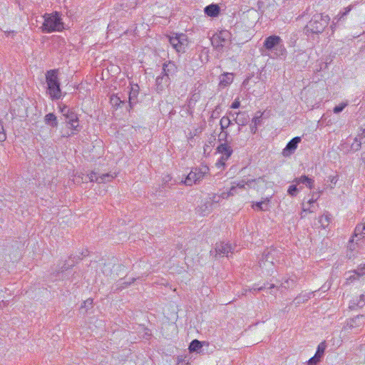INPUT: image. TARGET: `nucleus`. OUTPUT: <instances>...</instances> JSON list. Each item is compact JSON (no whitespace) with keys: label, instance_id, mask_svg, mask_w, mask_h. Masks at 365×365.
I'll list each match as a JSON object with an SVG mask.
<instances>
[{"label":"nucleus","instance_id":"nucleus-32","mask_svg":"<svg viewBox=\"0 0 365 365\" xmlns=\"http://www.w3.org/2000/svg\"><path fill=\"white\" fill-rule=\"evenodd\" d=\"M298 192L297 185H290L288 188L287 192L291 196H296Z\"/></svg>","mask_w":365,"mask_h":365},{"label":"nucleus","instance_id":"nucleus-33","mask_svg":"<svg viewBox=\"0 0 365 365\" xmlns=\"http://www.w3.org/2000/svg\"><path fill=\"white\" fill-rule=\"evenodd\" d=\"M351 10V6L345 8V11L344 12H340L334 19H337V21H339L340 19L344 18V16H345L346 14H348Z\"/></svg>","mask_w":365,"mask_h":365},{"label":"nucleus","instance_id":"nucleus-37","mask_svg":"<svg viewBox=\"0 0 365 365\" xmlns=\"http://www.w3.org/2000/svg\"><path fill=\"white\" fill-rule=\"evenodd\" d=\"M212 197H210V199L208 200L209 201H211L212 202V205L214 203H218L220 200L221 198H223L222 197V194L221 195H217L216 194H212Z\"/></svg>","mask_w":365,"mask_h":365},{"label":"nucleus","instance_id":"nucleus-21","mask_svg":"<svg viewBox=\"0 0 365 365\" xmlns=\"http://www.w3.org/2000/svg\"><path fill=\"white\" fill-rule=\"evenodd\" d=\"M212 210V202L208 200L205 203L197 209V212L201 215H207Z\"/></svg>","mask_w":365,"mask_h":365},{"label":"nucleus","instance_id":"nucleus-29","mask_svg":"<svg viewBox=\"0 0 365 365\" xmlns=\"http://www.w3.org/2000/svg\"><path fill=\"white\" fill-rule=\"evenodd\" d=\"M225 39L220 36H217L213 38L212 44L217 48H222L225 46Z\"/></svg>","mask_w":365,"mask_h":365},{"label":"nucleus","instance_id":"nucleus-23","mask_svg":"<svg viewBox=\"0 0 365 365\" xmlns=\"http://www.w3.org/2000/svg\"><path fill=\"white\" fill-rule=\"evenodd\" d=\"M327 348V344L325 341L321 342L318 346L317 351L314 354V356L317 357L318 359H321L323 358L325 349Z\"/></svg>","mask_w":365,"mask_h":365},{"label":"nucleus","instance_id":"nucleus-51","mask_svg":"<svg viewBox=\"0 0 365 365\" xmlns=\"http://www.w3.org/2000/svg\"><path fill=\"white\" fill-rule=\"evenodd\" d=\"M227 135V132H225V131H222L221 133L219 135V138H220V140H222L224 138H225Z\"/></svg>","mask_w":365,"mask_h":365},{"label":"nucleus","instance_id":"nucleus-13","mask_svg":"<svg viewBox=\"0 0 365 365\" xmlns=\"http://www.w3.org/2000/svg\"><path fill=\"white\" fill-rule=\"evenodd\" d=\"M87 178H88L90 182H96L98 183H103L108 181H110L111 179L113 178V175H110L108 173L103 174L101 176L97 177L96 173L93 171H92L90 174H88L86 176Z\"/></svg>","mask_w":365,"mask_h":365},{"label":"nucleus","instance_id":"nucleus-35","mask_svg":"<svg viewBox=\"0 0 365 365\" xmlns=\"http://www.w3.org/2000/svg\"><path fill=\"white\" fill-rule=\"evenodd\" d=\"M319 222L322 224V226L325 227L329 223V217L327 215H322L319 219Z\"/></svg>","mask_w":365,"mask_h":365},{"label":"nucleus","instance_id":"nucleus-24","mask_svg":"<svg viewBox=\"0 0 365 365\" xmlns=\"http://www.w3.org/2000/svg\"><path fill=\"white\" fill-rule=\"evenodd\" d=\"M202 347V344L201 341H198L197 339H194L190 344L189 350L190 352H199Z\"/></svg>","mask_w":365,"mask_h":365},{"label":"nucleus","instance_id":"nucleus-18","mask_svg":"<svg viewBox=\"0 0 365 365\" xmlns=\"http://www.w3.org/2000/svg\"><path fill=\"white\" fill-rule=\"evenodd\" d=\"M293 182H295L297 185L304 184L309 189H312L314 187V180L307 175H302L299 178H296L293 180Z\"/></svg>","mask_w":365,"mask_h":365},{"label":"nucleus","instance_id":"nucleus-50","mask_svg":"<svg viewBox=\"0 0 365 365\" xmlns=\"http://www.w3.org/2000/svg\"><path fill=\"white\" fill-rule=\"evenodd\" d=\"M317 200V197H314V194H312V197L311 199L308 200V204L311 205L314 202H315Z\"/></svg>","mask_w":365,"mask_h":365},{"label":"nucleus","instance_id":"nucleus-26","mask_svg":"<svg viewBox=\"0 0 365 365\" xmlns=\"http://www.w3.org/2000/svg\"><path fill=\"white\" fill-rule=\"evenodd\" d=\"M296 285V281L294 279L287 278L284 279L279 287L284 288L285 289H288L289 288H293Z\"/></svg>","mask_w":365,"mask_h":365},{"label":"nucleus","instance_id":"nucleus-12","mask_svg":"<svg viewBox=\"0 0 365 365\" xmlns=\"http://www.w3.org/2000/svg\"><path fill=\"white\" fill-rule=\"evenodd\" d=\"M363 220L362 223L357 225L355 227L353 238L349 240L350 244L354 242V238L356 239V244H358V241L360 240L365 239V219Z\"/></svg>","mask_w":365,"mask_h":365},{"label":"nucleus","instance_id":"nucleus-34","mask_svg":"<svg viewBox=\"0 0 365 365\" xmlns=\"http://www.w3.org/2000/svg\"><path fill=\"white\" fill-rule=\"evenodd\" d=\"M346 106H347L346 103H342L335 106L333 109V111L336 114L339 113L345 108V107Z\"/></svg>","mask_w":365,"mask_h":365},{"label":"nucleus","instance_id":"nucleus-28","mask_svg":"<svg viewBox=\"0 0 365 365\" xmlns=\"http://www.w3.org/2000/svg\"><path fill=\"white\" fill-rule=\"evenodd\" d=\"M247 123V116L245 113H237L235 118V123L240 126H243Z\"/></svg>","mask_w":365,"mask_h":365},{"label":"nucleus","instance_id":"nucleus-10","mask_svg":"<svg viewBox=\"0 0 365 365\" xmlns=\"http://www.w3.org/2000/svg\"><path fill=\"white\" fill-rule=\"evenodd\" d=\"M210 252L211 255H212L213 251H211ZM214 252L215 253V256L219 255L220 257H227L228 253L232 252V247L228 243L217 242L215 245Z\"/></svg>","mask_w":365,"mask_h":365},{"label":"nucleus","instance_id":"nucleus-43","mask_svg":"<svg viewBox=\"0 0 365 365\" xmlns=\"http://www.w3.org/2000/svg\"><path fill=\"white\" fill-rule=\"evenodd\" d=\"M240 106V102L238 99L235 100V101L232 103L231 108L236 109Z\"/></svg>","mask_w":365,"mask_h":365},{"label":"nucleus","instance_id":"nucleus-42","mask_svg":"<svg viewBox=\"0 0 365 365\" xmlns=\"http://www.w3.org/2000/svg\"><path fill=\"white\" fill-rule=\"evenodd\" d=\"M261 122V116H256L252 118V123H254L255 126L257 127L258 124Z\"/></svg>","mask_w":365,"mask_h":365},{"label":"nucleus","instance_id":"nucleus-46","mask_svg":"<svg viewBox=\"0 0 365 365\" xmlns=\"http://www.w3.org/2000/svg\"><path fill=\"white\" fill-rule=\"evenodd\" d=\"M329 181L331 182V183L335 185L338 180V177L336 175L329 176Z\"/></svg>","mask_w":365,"mask_h":365},{"label":"nucleus","instance_id":"nucleus-40","mask_svg":"<svg viewBox=\"0 0 365 365\" xmlns=\"http://www.w3.org/2000/svg\"><path fill=\"white\" fill-rule=\"evenodd\" d=\"M364 317L363 315L361 316H357L355 318L351 319V326L353 327L354 324H356L357 321H360L361 319H364Z\"/></svg>","mask_w":365,"mask_h":365},{"label":"nucleus","instance_id":"nucleus-45","mask_svg":"<svg viewBox=\"0 0 365 365\" xmlns=\"http://www.w3.org/2000/svg\"><path fill=\"white\" fill-rule=\"evenodd\" d=\"M92 304H93V299L91 298L88 299L83 302V307H86L91 306Z\"/></svg>","mask_w":365,"mask_h":365},{"label":"nucleus","instance_id":"nucleus-41","mask_svg":"<svg viewBox=\"0 0 365 365\" xmlns=\"http://www.w3.org/2000/svg\"><path fill=\"white\" fill-rule=\"evenodd\" d=\"M74 266V264H69L68 262H65V264L61 267V272H64L65 270H67L68 269Z\"/></svg>","mask_w":365,"mask_h":365},{"label":"nucleus","instance_id":"nucleus-54","mask_svg":"<svg viewBox=\"0 0 365 365\" xmlns=\"http://www.w3.org/2000/svg\"><path fill=\"white\" fill-rule=\"evenodd\" d=\"M361 160L365 163V152L361 153Z\"/></svg>","mask_w":365,"mask_h":365},{"label":"nucleus","instance_id":"nucleus-17","mask_svg":"<svg viewBox=\"0 0 365 365\" xmlns=\"http://www.w3.org/2000/svg\"><path fill=\"white\" fill-rule=\"evenodd\" d=\"M219 87L224 88L230 85L233 81V74L232 73H224L220 76Z\"/></svg>","mask_w":365,"mask_h":365},{"label":"nucleus","instance_id":"nucleus-31","mask_svg":"<svg viewBox=\"0 0 365 365\" xmlns=\"http://www.w3.org/2000/svg\"><path fill=\"white\" fill-rule=\"evenodd\" d=\"M110 103L115 106H119L121 103H124V101H122L120 97L117 95H113L110 97Z\"/></svg>","mask_w":365,"mask_h":365},{"label":"nucleus","instance_id":"nucleus-19","mask_svg":"<svg viewBox=\"0 0 365 365\" xmlns=\"http://www.w3.org/2000/svg\"><path fill=\"white\" fill-rule=\"evenodd\" d=\"M220 6L217 4H212L207 6L205 9V14L210 17H216L220 14Z\"/></svg>","mask_w":365,"mask_h":365},{"label":"nucleus","instance_id":"nucleus-55","mask_svg":"<svg viewBox=\"0 0 365 365\" xmlns=\"http://www.w3.org/2000/svg\"><path fill=\"white\" fill-rule=\"evenodd\" d=\"M277 287L274 284H271L270 286L268 287L269 289H272L274 288Z\"/></svg>","mask_w":365,"mask_h":365},{"label":"nucleus","instance_id":"nucleus-39","mask_svg":"<svg viewBox=\"0 0 365 365\" xmlns=\"http://www.w3.org/2000/svg\"><path fill=\"white\" fill-rule=\"evenodd\" d=\"M319 361H321V359L314 356L309 359L307 365H317Z\"/></svg>","mask_w":365,"mask_h":365},{"label":"nucleus","instance_id":"nucleus-5","mask_svg":"<svg viewBox=\"0 0 365 365\" xmlns=\"http://www.w3.org/2000/svg\"><path fill=\"white\" fill-rule=\"evenodd\" d=\"M253 183L255 184H261L264 183V177H259L256 179H251V180H242L241 181L238 182L236 185H232L228 192H222V197H227L229 196H232L236 193V189L237 187L241 188V189H247L246 185L248 188H252V189H258L255 187V185H252Z\"/></svg>","mask_w":365,"mask_h":365},{"label":"nucleus","instance_id":"nucleus-2","mask_svg":"<svg viewBox=\"0 0 365 365\" xmlns=\"http://www.w3.org/2000/svg\"><path fill=\"white\" fill-rule=\"evenodd\" d=\"M329 21L330 18L328 15L316 14L304 27V32L308 37L319 35L324 31Z\"/></svg>","mask_w":365,"mask_h":365},{"label":"nucleus","instance_id":"nucleus-25","mask_svg":"<svg viewBox=\"0 0 365 365\" xmlns=\"http://www.w3.org/2000/svg\"><path fill=\"white\" fill-rule=\"evenodd\" d=\"M349 274L350 275L346 278V281L347 283H351L354 280L358 279L359 277L362 276L364 274V272H360L358 270H353L350 271Z\"/></svg>","mask_w":365,"mask_h":365},{"label":"nucleus","instance_id":"nucleus-3","mask_svg":"<svg viewBox=\"0 0 365 365\" xmlns=\"http://www.w3.org/2000/svg\"><path fill=\"white\" fill-rule=\"evenodd\" d=\"M42 18L43 19V23L40 28L42 32L52 33L55 31H62L64 29L61 14L59 12L46 13L42 16Z\"/></svg>","mask_w":365,"mask_h":365},{"label":"nucleus","instance_id":"nucleus-59","mask_svg":"<svg viewBox=\"0 0 365 365\" xmlns=\"http://www.w3.org/2000/svg\"><path fill=\"white\" fill-rule=\"evenodd\" d=\"M360 269H361V270L365 269V264H364V266H363V267H361L360 268Z\"/></svg>","mask_w":365,"mask_h":365},{"label":"nucleus","instance_id":"nucleus-15","mask_svg":"<svg viewBox=\"0 0 365 365\" xmlns=\"http://www.w3.org/2000/svg\"><path fill=\"white\" fill-rule=\"evenodd\" d=\"M170 78L161 73L155 80L156 91L158 93L162 92L169 83Z\"/></svg>","mask_w":365,"mask_h":365},{"label":"nucleus","instance_id":"nucleus-60","mask_svg":"<svg viewBox=\"0 0 365 365\" xmlns=\"http://www.w3.org/2000/svg\"><path fill=\"white\" fill-rule=\"evenodd\" d=\"M334 23L331 26V28L332 30L334 29Z\"/></svg>","mask_w":365,"mask_h":365},{"label":"nucleus","instance_id":"nucleus-16","mask_svg":"<svg viewBox=\"0 0 365 365\" xmlns=\"http://www.w3.org/2000/svg\"><path fill=\"white\" fill-rule=\"evenodd\" d=\"M217 151L222 154L221 160H227L232 153V149L227 143H221L217 148Z\"/></svg>","mask_w":365,"mask_h":365},{"label":"nucleus","instance_id":"nucleus-44","mask_svg":"<svg viewBox=\"0 0 365 365\" xmlns=\"http://www.w3.org/2000/svg\"><path fill=\"white\" fill-rule=\"evenodd\" d=\"M135 281V278H132L130 281L129 282H125L123 284H125L123 286H121V288H125L128 286L130 285L132 283H133Z\"/></svg>","mask_w":365,"mask_h":365},{"label":"nucleus","instance_id":"nucleus-48","mask_svg":"<svg viewBox=\"0 0 365 365\" xmlns=\"http://www.w3.org/2000/svg\"><path fill=\"white\" fill-rule=\"evenodd\" d=\"M252 185H255L256 187H257L258 189H256L257 191H259V190L261 188H264V187L266 185V180H264V183H261V184H255L253 183Z\"/></svg>","mask_w":365,"mask_h":365},{"label":"nucleus","instance_id":"nucleus-7","mask_svg":"<svg viewBox=\"0 0 365 365\" xmlns=\"http://www.w3.org/2000/svg\"><path fill=\"white\" fill-rule=\"evenodd\" d=\"M207 170L208 168L206 166L201 168H195L192 169L183 181L184 184L187 186H192L193 184L199 183L203 179Z\"/></svg>","mask_w":365,"mask_h":365},{"label":"nucleus","instance_id":"nucleus-22","mask_svg":"<svg viewBox=\"0 0 365 365\" xmlns=\"http://www.w3.org/2000/svg\"><path fill=\"white\" fill-rule=\"evenodd\" d=\"M44 122L46 125L52 128H56L58 126L57 118L53 113H48L45 115Z\"/></svg>","mask_w":365,"mask_h":365},{"label":"nucleus","instance_id":"nucleus-27","mask_svg":"<svg viewBox=\"0 0 365 365\" xmlns=\"http://www.w3.org/2000/svg\"><path fill=\"white\" fill-rule=\"evenodd\" d=\"M363 143H365V141H364L359 135H357L351 145V149L354 151H357L360 150Z\"/></svg>","mask_w":365,"mask_h":365},{"label":"nucleus","instance_id":"nucleus-20","mask_svg":"<svg viewBox=\"0 0 365 365\" xmlns=\"http://www.w3.org/2000/svg\"><path fill=\"white\" fill-rule=\"evenodd\" d=\"M139 93V86L138 84L131 85L129 91V105L132 107L133 104L137 102V97Z\"/></svg>","mask_w":365,"mask_h":365},{"label":"nucleus","instance_id":"nucleus-14","mask_svg":"<svg viewBox=\"0 0 365 365\" xmlns=\"http://www.w3.org/2000/svg\"><path fill=\"white\" fill-rule=\"evenodd\" d=\"M176 72L177 66L174 62L168 61L163 63L162 72L163 74L170 78V76H174Z\"/></svg>","mask_w":365,"mask_h":365},{"label":"nucleus","instance_id":"nucleus-30","mask_svg":"<svg viewBox=\"0 0 365 365\" xmlns=\"http://www.w3.org/2000/svg\"><path fill=\"white\" fill-rule=\"evenodd\" d=\"M220 128L223 132L225 129L230 125V119L227 116H223L220 121Z\"/></svg>","mask_w":365,"mask_h":365},{"label":"nucleus","instance_id":"nucleus-49","mask_svg":"<svg viewBox=\"0 0 365 365\" xmlns=\"http://www.w3.org/2000/svg\"><path fill=\"white\" fill-rule=\"evenodd\" d=\"M266 287L264 286H262V287H252V289H250V292H256V291H262V290H264Z\"/></svg>","mask_w":365,"mask_h":365},{"label":"nucleus","instance_id":"nucleus-52","mask_svg":"<svg viewBox=\"0 0 365 365\" xmlns=\"http://www.w3.org/2000/svg\"><path fill=\"white\" fill-rule=\"evenodd\" d=\"M185 359H186V356H184V357L182 356H179L178 357V361L179 362H185L186 361Z\"/></svg>","mask_w":365,"mask_h":365},{"label":"nucleus","instance_id":"nucleus-4","mask_svg":"<svg viewBox=\"0 0 365 365\" xmlns=\"http://www.w3.org/2000/svg\"><path fill=\"white\" fill-rule=\"evenodd\" d=\"M47 93L52 100L60 99L62 96L60 82L58 78V71L56 69L48 71L46 74Z\"/></svg>","mask_w":365,"mask_h":365},{"label":"nucleus","instance_id":"nucleus-47","mask_svg":"<svg viewBox=\"0 0 365 365\" xmlns=\"http://www.w3.org/2000/svg\"><path fill=\"white\" fill-rule=\"evenodd\" d=\"M314 212V210H311V208H310V207H303L302 212V214H301V217H305V215H303V213H304V212Z\"/></svg>","mask_w":365,"mask_h":365},{"label":"nucleus","instance_id":"nucleus-57","mask_svg":"<svg viewBox=\"0 0 365 365\" xmlns=\"http://www.w3.org/2000/svg\"><path fill=\"white\" fill-rule=\"evenodd\" d=\"M300 298H301L300 297H297L295 298L294 300L297 301V303H299L300 302Z\"/></svg>","mask_w":365,"mask_h":365},{"label":"nucleus","instance_id":"nucleus-6","mask_svg":"<svg viewBox=\"0 0 365 365\" xmlns=\"http://www.w3.org/2000/svg\"><path fill=\"white\" fill-rule=\"evenodd\" d=\"M61 112L65 118L66 123L69 125V128L71 129L76 131H79L81 130L78 116L75 111L67 106H63L61 108Z\"/></svg>","mask_w":365,"mask_h":365},{"label":"nucleus","instance_id":"nucleus-53","mask_svg":"<svg viewBox=\"0 0 365 365\" xmlns=\"http://www.w3.org/2000/svg\"><path fill=\"white\" fill-rule=\"evenodd\" d=\"M256 130H257V127H255V125H252V126H251V131H252L253 133H255Z\"/></svg>","mask_w":365,"mask_h":365},{"label":"nucleus","instance_id":"nucleus-1","mask_svg":"<svg viewBox=\"0 0 365 365\" xmlns=\"http://www.w3.org/2000/svg\"><path fill=\"white\" fill-rule=\"evenodd\" d=\"M262 51H267L272 58L285 56L287 53L282 39L276 35L269 36L264 39Z\"/></svg>","mask_w":365,"mask_h":365},{"label":"nucleus","instance_id":"nucleus-11","mask_svg":"<svg viewBox=\"0 0 365 365\" xmlns=\"http://www.w3.org/2000/svg\"><path fill=\"white\" fill-rule=\"evenodd\" d=\"M301 137L293 138L286 145L282 151L284 156H289L292 154L297 148L298 144L301 142Z\"/></svg>","mask_w":365,"mask_h":365},{"label":"nucleus","instance_id":"nucleus-58","mask_svg":"<svg viewBox=\"0 0 365 365\" xmlns=\"http://www.w3.org/2000/svg\"><path fill=\"white\" fill-rule=\"evenodd\" d=\"M70 135H71V134H69V133H66V135H63V137H66V138H68V137H69Z\"/></svg>","mask_w":365,"mask_h":365},{"label":"nucleus","instance_id":"nucleus-9","mask_svg":"<svg viewBox=\"0 0 365 365\" xmlns=\"http://www.w3.org/2000/svg\"><path fill=\"white\" fill-rule=\"evenodd\" d=\"M273 252L274 251H265L259 261V267L265 269L267 272H272L273 270Z\"/></svg>","mask_w":365,"mask_h":365},{"label":"nucleus","instance_id":"nucleus-38","mask_svg":"<svg viewBox=\"0 0 365 365\" xmlns=\"http://www.w3.org/2000/svg\"><path fill=\"white\" fill-rule=\"evenodd\" d=\"M6 135L4 132V126L0 123V142H4L6 140Z\"/></svg>","mask_w":365,"mask_h":365},{"label":"nucleus","instance_id":"nucleus-56","mask_svg":"<svg viewBox=\"0 0 365 365\" xmlns=\"http://www.w3.org/2000/svg\"><path fill=\"white\" fill-rule=\"evenodd\" d=\"M313 194H314V197H317V199L319 198V192H313Z\"/></svg>","mask_w":365,"mask_h":365},{"label":"nucleus","instance_id":"nucleus-36","mask_svg":"<svg viewBox=\"0 0 365 365\" xmlns=\"http://www.w3.org/2000/svg\"><path fill=\"white\" fill-rule=\"evenodd\" d=\"M254 207H255L259 210H266L267 209V204L264 202H257Z\"/></svg>","mask_w":365,"mask_h":365},{"label":"nucleus","instance_id":"nucleus-8","mask_svg":"<svg viewBox=\"0 0 365 365\" xmlns=\"http://www.w3.org/2000/svg\"><path fill=\"white\" fill-rule=\"evenodd\" d=\"M169 42L178 52H184L187 45V37L185 34H175L169 36Z\"/></svg>","mask_w":365,"mask_h":365}]
</instances>
